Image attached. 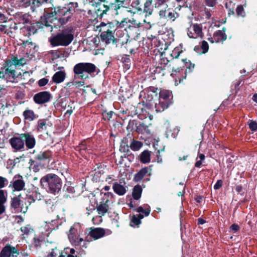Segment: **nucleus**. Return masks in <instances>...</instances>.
Instances as JSON below:
<instances>
[{
  "label": "nucleus",
  "mask_w": 257,
  "mask_h": 257,
  "mask_svg": "<svg viewBox=\"0 0 257 257\" xmlns=\"http://www.w3.org/2000/svg\"><path fill=\"white\" fill-rule=\"evenodd\" d=\"M182 61L184 62L185 66L186 67V70L185 71V76H182V77L178 78L179 83L183 82L184 79L186 77V74L187 73L191 72L194 68L195 64L191 62L190 60H187V59H183Z\"/></svg>",
  "instance_id": "obj_27"
},
{
  "label": "nucleus",
  "mask_w": 257,
  "mask_h": 257,
  "mask_svg": "<svg viewBox=\"0 0 257 257\" xmlns=\"http://www.w3.org/2000/svg\"><path fill=\"white\" fill-rule=\"evenodd\" d=\"M66 77V73L64 71H59L56 72L52 77V80L56 83L62 82Z\"/></svg>",
  "instance_id": "obj_30"
},
{
  "label": "nucleus",
  "mask_w": 257,
  "mask_h": 257,
  "mask_svg": "<svg viewBox=\"0 0 257 257\" xmlns=\"http://www.w3.org/2000/svg\"><path fill=\"white\" fill-rule=\"evenodd\" d=\"M47 123L46 120L45 119H39L38 121V124L36 126V130L38 132H42L44 130H46L47 128Z\"/></svg>",
  "instance_id": "obj_43"
},
{
  "label": "nucleus",
  "mask_w": 257,
  "mask_h": 257,
  "mask_svg": "<svg viewBox=\"0 0 257 257\" xmlns=\"http://www.w3.org/2000/svg\"><path fill=\"white\" fill-rule=\"evenodd\" d=\"M10 15H13L15 21L19 24H28L30 22V15L27 13L23 14L22 12H18L13 14L10 13Z\"/></svg>",
  "instance_id": "obj_23"
},
{
  "label": "nucleus",
  "mask_w": 257,
  "mask_h": 257,
  "mask_svg": "<svg viewBox=\"0 0 257 257\" xmlns=\"http://www.w3.org/2000/svg\"><path fill=\"white\" fill-rule=\"evenodd\" d=\"M21 230L23 233L24 235H28L33 229L31 228L29 225H27L25 226H22L21 228Z\"/></svg>",
  "instance_id": "obj_57"
},
{
  "label": "nucleus",
  "mask_w": 257,
  "mask_h": 257,
  "mask_svg": "<svg viewBox=\"0 0 257 257\" xmlns=\"http://www.w3.org/2000/svg\"><path fill=\"white\" fill-rule=\"evenodd\" d=\"M17 77L15 67L5 60L3 68L0 71V79H5L8 82H14Z\"/></svg>",
  "instance_id": "obj_9"
},
{
  "label": "nucleus",
  "mask_w": 257,
  "mask_h": 257,
  "mask_svg": "<svg viewBox=\"0 0 257 257\" xmlns=\"http://www.w3.org/2000/svg\"><path fill=\"white\" fill-rule=\"evenodd\" d=\"M52 156V152L47 150L44 152H40L39 154L35 156V158L39 162L42 163L43 166H44L46 164H49Z\"/></svg>",
  "instance_id": "obj_19"
},
{
  "label": "nucleus",
  "mask_w": 257,
  "mask_h": 257,
  "mask_svg": "<svg viewBox=\"0 0 257 257\" xmlns=\"http://www.w3.org/2000/svg\"><path fill=\"white\" fill-rule=\"evenodd\" d=\"M240 229V226L236 223L232 224L229 227V231L234 233Z\"/></svg>",
  "instance_id": "obj_59"
},
{
  "label": "nucleus",
  "mask_w": 257,
  "mask_h": 257,
  "mask_svg": "<svg viewBox=\"0 0 257 257\" xmlns=\"http://www.w3.org/2000/svg\"><path fill=\"white\" fill-rule=\"evenodd\" d=\"M235 190L238 194L243 196L244 195V189L243 188L242 186L241 185H237L235 186Z\"/></svg>",
  "instance_id": "obj_60"
},
{
  "label": "nucleus",
  "mask_w": 257,
  "mask_h": 257,
  "mask_svg": "<svg viewBox=\"0 0 257 257\" xmlns=\"http://www.w3.org/2000/svg\"><path fill=\"white\" fill-rule=\"evenodd\" d=\"M221 33V31H216L213 35V39L215 43H223L227 39V36H224Z\"/></svg>",
  "instance_id": "obj_37"
},
{
  "label": "nucleus",
  "mask_w": 257,
  "mask_h": 257,
  "mask_svg": "<svg viewBox=\"0 0 257 257\" xmlns=\"http://www.w3.org/2000/svg\"><path fill=\"white\" fill-rule=\"evenodd\" d=\"M51 94L49 91H41L35 94L33 97L34 101L37 104H42L49 102Z\"/></svg>",
  "instance_id": "obj_16"
},
{
  "label": "nucleus",
  "mask_w": 257,
  "mask_h": 257,
  "mask_svg": "<svg viewBox=\"0 0 257 257\" xmlns=\"http://www.w3.org/2000/svg\"><path fill=\"white\" fill-rule=\"evenodd\" d=\"M92 5L94 7V11L99 18H102L104 15L118 14V11L113 7L106 4L101 0H93Z\"/></svg>",
  "instance_id": "obj_7"
},
{
  "label": "nucleus",
  "mask_w": 257,
  "mask_h": 257,
  "mask_svg": "<svg viewBox=\"0 0 257 257\" xmlns=\"http://www.w3.org/2000/svg\"><path fill=\"white\" fill-rule=\"evenodd\" d=\"M138 121L136 120H130L127 126V130L131 131L136 130Z\"/></svg>",
  "instance_id": "obj_49"
},
{
  "label": "nucleus",
  "mask_w": 257,
  "mask_h": 257,
  "mask_svg": "<svg viewBox=\"0 0 257 257\" xmlns=\"http://www.w3.org/2000/svg\"><path fill=\"white\" fill-rule=\"evenodd\" d=\"M6 182H8V180L5 177L0 176V189L5 186Z\"/></svg>",
  "instance_id": "obj_64"
},
{
  "label": "nucleus",
  "mask_w": 257,
  "mask_h": 257,
  "mask_svg": "<svg viewBox=\"0 0 257 257\" xmlns=\"http://www.w3.org/2000/svg\"><path fill=\"white\" fill-rule=\"evenodd\" d=\"M118 22L115 20L114 22H107L106 23V28L104 29L108 30V31H111L113 33L118 27Z\"/></svg>",
  "instance_id": "obj_41"
},
{
  "label": "nucleus",
  "mask_w": 257,
  "mask_h": 257,
  "mask_svg": "<svg viewBox=\"0 0 257 257\" xmlns=\"http://www.w3.org/2000/svg\"><path fill=\"white\" fill-rule=\"evenodd\" d=\"M108 31V30L103 29L100 34L101 40L105 42L106 44L112 42L113 44L116 45V47H122L123 45V41H122L119 38H115L114 33Z\"/></svg>",
  "instance_id": "obj_10"
},
{
  "label": "nucleus",
  "mask_w": 257,
  "mask_h": 257,
  "mask_svg": "<svg viewBox=\"0 0 257 257\" xmlns=\"http://www.w3.org/2000/svg\"><path fill=\"white\" fill-rule=\"evenodd\" d=\"M67 253L62 251L55 247L51 249V252L47 255V257H65Z\"/></svg>",
  "instance_id": "obj_31"
},
{
  "label": "nucleus",
  "mask_w": 257,
  "mask_h": 257,
  "mask_svg": "<svg viewBox=\"0 0 257 257\" xmlns=\"http://www.w3.org/2000/svg\"><path fill=\"white\" fill-rule=\"evenodd\" d=\"M166 7L164 9L161 10L159 12L160 19H165L167 21H174L178 16V13L173 9L168 8L167 4H166Z\"/></svg>",
  "instance_id": "obj_14"
},
{
  "label": "nucleus",
  "mask_w": 257,
  "mask_h": 257,
  "mask_svg": "<svg viewBox=\"0 0 257 257\" xmlns=\"http://www.w3.org/2000/svg\"><path fill=\"white\" fill-rule=\"evenodd\" d=\"M134 210L136 211L137 212L140 213H144L145 214V216H148L149 215L151 212L150 207L149 206L148 208L146 209H144L143 207L139 206L137 209H134Z\"/></svg>",
  "instance_id": "obj_45"
},
{
  "label": "nucleus",
  "mask_w": 257,
  "mask_h": 257,
  "mask_svg": "<svg viewBox=\"0 0 257 257\" xmlns=\"http://www.w3.org/2000/svg\"><path fill=\"white\" fill-rule=\"evenodd\" d=\"M11 28V25H8L6 24L0 25V32L9 35L10 33H12L10 30Z\"/></svg>",
  "instance_id": "obj_47"
},
{
  "label": "nucleus",
  "mask_w": 257,
  "mask_h": 257,
  "mask_svg": "<svg viewBox=\"0 0 257 257\" xmlns=\"http://www.w3.org/2000/svg\"><path fill=\"white\" fill-rule=\"evenodd\" d=\"M143 144L142 142L135 140L133 138L131 143L130 144V148L134 151H139L143 146Z\"/></svg>",
  "instance_id": "obj_39"
},
{
  "label": "nucleus",
  "mask_w": 257,
  "mask_h": 257,
  "mask_svg": "<svg viewBox=\"0 0 257 257\" xmlns=\"http://www.w3.org/2000/svg\"><path fill=\"white\" fill-rule=\"evenodd\" d=\"M158 103L155 104V112H161L167 109L172 103V92L168 90L161 89Z\"/></svg>",
  "instance_id": "obj_8"
},
{
  "label": "nucleus",
  "mask_w": 257,
  "mask_h": 257,
  "mask_svg": "<svg viewBox=\"0 0 257 257\" xmlns=\"http://www.w3.org/2000/svg\"><path fill=\"white\" fill-rule=\"evenodd\" d=\"M124 48L129 51L130 54H135L139 48L138 43L136 41L128 40L126 41Z\"/></svg>",
  "instance_id": "obj_25"
},
{
  "label": "nucleus",
  "mask_w": 257,
  "mask_h": 257,
  "mask_svg": "<svg viewBox=\"0 0 257 257\" xmlns=\"http://www.w3.org/2000/svg\"><path fill=\"white\" fill-rule=\"evenodd\" d=\"M114 113V112L112 111H109V112H107L106 111H103L102 113L103 119L104 120L109 121L112 118V115Z\"/></svg>",
  "instance_id": "obj_50"
},
{
  "label": "nucleus",
  "mask_w": 257,
  "mask_h": 257,
  "mask_svg": "<svg viewBox=\"0 0 257 257\" xmlns=\"http://www.w3.org/2000/svg\"><path fill=\"white\" fill-rule=\"evenodd\" d=\"M50 0H32L31 5V9L34 12L36 8H38L45 4L50 2Z\"/></svg>",
  "instance_id": "obj_38"
},
{
  "label": "nucleus",
  "mask_w": 257,
  "mask_h": 257,
  "mask_svg": "<svg viewBox=\"0 0 257 257\" xmlns=\"http://www.w3.org/2000/svg\"><path fill=\"white\" fill-rule=\"evenodd\" d=\"M29 164H30V167L32 168L35 172L39 171L40 168L43 166L42 163L40 162L38 163L32 159L29 160Z\"/></svg>",
  "instance_id": "obj_40"
},
{
  "label": "nucleus",
  "mask_w": 257,
  "mask_h": 257,
  "mask_svg": "<svg viewBox=\"0 0 257 257\" xmlns=\"http://www.w3.org/2000/svg\"><path fill=\"white\" fill-rule=\"evenodd\" d=\"M223 184V181L222 180H218L215 185H214V189L215 190H218L220 189Z\"/></svg>",
  "instance_id": "obj_63"
},
{
  "label": "nucleus",
  "mask_w": 257,
  "mask_h": 257,
  "mask_svg": "<svg viewBox=\"0 0 257 257\" xmlns=\"http://www.w3.org/2000/svg\"><path fill=\"white\" fill-rule=\"evenodd\" d=\"M16 2L18 6L23 8H27L29 6L31 7V5L30 0H17Z\"/></svg>",
  "instance_id": "obj_48"
},
{
  "label": "nucleus",
  "mask_w": 257,
  "mask_h": 257,
  "mask_svg": "<svg viewBox=\"0 0 257 257\" xmlns=\"http://www.w3.org/2000/svg\"><path fill=\"white\" fill-rule=\"evenodd\" d=\"M160 89L154 86H150L144 90L143 92L147 94L146 101H143V105L148 109L155 111V104L158 103Z\"/></svg>",
  "instance_id": "obj_6"
},
{
  "label": "nucleus",
  "mask_w": 257,
  "mask_h": 257,
  "mask_svg": "<svg viewBox=\"0 0 257 257\" xmlns=\"http://www.w3.org/2000/svg\"><path fill=\"white\" fill-rule=\"evenodd\" d=\"M23 115L25 120H28L30 121L34 120L38 117L33 110L30 109L29 108L26 109L23 112Z\"/></svg>",
  "instance_id": "obj_29"
},
{
  "label": "nucleus",
  "mask_w": 257,
  "mask_h": 257,
  "mask_svg": "<svg viewBox=\"0 0 257 257\" xmlns=\"http://www.w3.org/2000/svg\"><path fill=\"white\" fill-rule=\"evenodd\" d=\"M132 6L136 7L138 12H142L143 8L142 6L140 4V0H134L132 3Z\"/></svg>",
  "instance_id": "obj_53"
},
{
  "label": "nucleus",
  "mask_w": 257,
  "mask_h": 257,
  "mask_svg": "<svg viewBox=\"0 0 257 257\" xmlns=\"http://www.w3.org/2000/svg\"><path fill=\"white\" fill-rule=\"evenodd\" d=\"M249 128L252 132H256L257 131V122L250 120L248 123Z\"/></svg>",
  "instance_id": "obj_56"
},
{
  "label": "nucleus",
  "mask_w": 257,
  "mask_h": 257,
  "mask_svg": "<svg viewBox=\"0 0 257 257\" xmlns=\"http://www.w3.org/2000/svg\"><path fill=\"white\" fill-rule=\"evenodd\" d=\"M19 254V250L9 244L4 247L0 252V257H17Z\"/></svg>",
  "instance_id": "obj_15"
},
{
  "label": "nucleus",
  "mask_w": 257,
  "mask_h": 257,
  "mask_svg": "<svg viewBox=\"0 0 257 257\" xmlns=\"http://www.w3.org/2000/svg\"><path fill=\"white\" fill-rule=\"evenodd\" d=\"M151 152L148 150H144L139 156V160L143 164H148L151 161Z\"/></svg>",
  "instance_id": "obj_28"
},
{
  "label": "nucleus",
  "mask_w": 257,
  "mask_h": 257,
  "mask_svg": "<svg viewBox=\"0 0 257 257\" xmlns=\"http://www.w3.org/2000/svg\"><path fill=\"white\" fill-rule=\"evenodd\" d=\"M78 7L77 2H69L64 6L54 7L53 5V7L44 11L43 15L41 17V22L24 26L21 29L22 32L25 36L29 37L36 34L39 29L43 28L44 26L50 27L52 31L53 26L51 24H54L55 21L63 26L71 20Z\"/></svg>",
  "instance_id": "obj_1"
},
{
  "label": "nucleus",
  "mask_w": 257,
  "mask_h": 257,
  "mask_svg": "<svg viewBox=\"0 0 257 257\" xmlns=\"http://www.w3.org/2000/svg\"><path fill=\"white\" fill-rule=\"evenodd\" d=\"M104 196L106 197L105 198H103L102 201L99 204H97L96 207L98 214L101 216L104 215L106 213H108L109 210V203L110 201L108 197L110 196L112 197L113 194L111 192L105 193Z\"/></svg>",
  "instance_id": "obj_11"
},
{
  "label": "nucleus",
  "mask_w": 257,
  "mask_h": 257,
  "mask_svg": "<svg viewBox=\"0 0 257 257\" xmlns=\"http://www.w3.org/2000/svg\"><path fill=\"white\" fill-rule=\"evenodd\" d=\"M130 22V24L127 26V32L131 33V31H134L137 33L138 31V28L142 27V24L140 22H137L136 20L131 21L128 20Z\"/></svg>",
  "instance_id": "obj_33"
},
{
  "label": "nucleus",
  "mask_w": 257,
  "mask_h": 257,
  "mask_svg": "<svg viewBox=\"0 0 257 257\" xmlns=\"http://www.w3.org/2000/svg\"><path fill=\"white\" fill-rule=\"evenodd\" d=\"M127 20V19H123V20H122L120 22H118V24H117L118 27L122 28L126 26V28H125L124 29L127 31V26H128V25H127L128 22Z\"/></svg>",
  "instance_id": "obj_58"
},
{
  "label": "nucleus",
  "mask_w": 257,
  "mask_h": 257,
  "mask_svg": "<svg viewBox=\"0 0 257 257\" xmlns=\"http://www.w3.org/2000/svg\"><path fill=\"white\" fill-rule=\"evenodd\" d=\"M152 2V0H147L144 4L142 12L146 14V16H150L153 13Z\"/></svg>",
  "instance_id": "obj_32"
},
{
  "label": "nucleus",
  "mask_w": 257,
  "mask_h": 257,
  "mask_svg": "<svg viewBox=\"0 0 257 257\" xmlns=\"http://www.w3.org/2000/svg\"><path fill=\"white\" fill-rule=\"evenodd\" d=\"M77 230L73 226H71L68 234L70 241L75 245H81L83 239L79 237L76 233Z\"/></svg>",
  "instance_id": "obj_20"
},
{
  "label": "nucleus",
  "mask_w": 257,
  "mask_h": 257,
  "mask_svg": "<svg viewBox=\"0 0 257 257\" xmlns=\"http://www.w3.org/2000/svg\"><path fill=\"white\" fill-rule=\"evenodd\" d=\"M7 201V197L5 195V191L0 190V215L6 211L5 203Z\"/></svg>",
  "instance_id": "obj_35"
},
{
  "label": "nucleus",
  "mask_w": 257,
  "mask_h": 257,
  "mask_svg": "<svg viewBox=\"0 0 257 257\" xmlns=\"http://www.w3.org/2000/svg\"><path fill=\"white\" fill-rule=\"evenodd\" d=\"M148 126L144 122L138 121L136 131L138 133L144 134L146 132Z\"/></svg>",
  "instance_id": "obj_42"
},
{
  "label": "nucleus",
  "mask_w": 257,
  "mask_h": 257,
  "mask_svg": "<svg viewBox=\"0 0 257 257\" xmlns=\"http://www.w3.org/2000/svg\"><path fill=\"white\" fill-rule=\"evenodd\" d=\"M48 81L49 80L47 78H42L38 81V85L40 87L44 86L48 83Z\"/></svg>",
  "instance_id": "obj_62"
},
{
  "label": "nucleus",
  "mask_w": 257,
  "mask_h": 257,
  "mask_svg": "<svg viewBox=\"0 0 257 257\" xmlns=\"http://www.w3.org/2000/svg\"><path fill=\"white\" fill-rule=\"evenodd\" d=\"M25 182L23 180L22 176L20 175H16L14 176L13 180L11 181L9 185V188H13L12 194H14L16 191H21L25 189Z\"/></svg>",
  "instance_id": "obj_13"
},
{
  "label": "nucleus",
  "mask_w": 257,
  "mask_h": 257,
  "mask_svg": "<svg viewBox=\"0 0 257 257\" xmlns=\"http://www.w3.org/2000/svg\"><path fill=\"white\" fill-rule=\"evenodd\" d=\"M22 137L23 138L25 149H33L36 144V140L34 136L31 133H22Z\"/></svg>",
  "instance_id": "obj_17"
},
{
  "label": "nucleus",
  "mask_w": 257,
  "mask_h": 257,
  "mask_svg": "<svg viewBox=\"0 0 257 257\" xmlns=\"http://www.w3.org/2000/svg\"><path fill=\"white\" fill-rule=\"evenodd\" d=\"M152 169L150 167H145L142 168L134 177L133 180L135 182L141 181L145 176L151 175Z\"/></svg>",
  "instance_id": "obj_21"
},
{
  "label": "nucleus",
  "mask_w": 257,
  "mask_h": 257,
  "mask_svg": "<svg viewBox=\"0 0 257 257\" xmlns=\"http://www.w3.org/2000/svg\"><path fill=\"white\" fill-rule=\"evenodd\" d=\"M10 200V209L12 212L25 213L28 207L35 201L33 197L24 193H14Z\"/></svg>",
  "instance_id": "obj_2"
},
{
  "label": "nucleus",
  "mask_w": 257,
  "mask_h": 257,
  "mask_svg": "<svg viewBox=\"0 0 257 257\" xmlns=\"http://www.w3.org/2000/svg\"><path fill=\"white\" fill-rule=\"evenodd\" d=\"M236 14L238 17L244 18L245 16V12L242 5H240L237 6Z\"/></svg>",
  "instance_id": "obj_46"
},
{
  "label": "nucleus",
  "mask_w": 257,
  "mask_h": 257,
  "mask_svg": "<svg viewBox=\"0 0 257 257\" xmlns=\"http://www.w3.org/2000/svg\"><path fill=\"white\" fill-rule=\"evenodd\" d=\"M23 138L22 134H19L9 140V143L12 148L14 150V152H18L25 151Z\"/></svg>",
  "instance_id": "obj_12"
},
{
  "label": "nucleus",
  "mask_w": 257,
  "mask_h": 257,
  "mask_svg": "<svg viewBox=\"0 0 257 257\" xmlns=\"http://www.w3.org/2000/svg\"><path fill=\"white\" fill-rule=\"evenodd\" d=\"M9 63L12 64V65L16 68L19 66H23L26 64L27 60L25 58L22 57L18 59L17 56H13L11 59L6 60Z\"/></svg>",
  "instance_id": "obj_24"
},
{
  "label": "nucleus",
  "mask_w": 257,
  "mask_h": 257,
  "mask_svg": "<svg viewBox=\"0 0 257 257\" xmlns=\"http://www.w3.org/2000/svg\"><path fill=\"white\" fill-rule=\"evenodd\" d=\"M40 184L47 192L56 195L61 190L62 181L56 174L49 173L41 178Z\"/></svg>",
  "instance_id": "obj_3"
},
{
  "label": "nucleus",
  "mask_w": 257,
  "mask_h": 257,
  "mask_svg": "<svg viewBox=\"0 0 257 257\" xmlns=\"http://www.w3.org/2000/svg\"><path fill=\"white\" fill-rule=\"evenodd\" d=\"M167 2V0H156L155 3L154 4L155 7L156 8H159L162 5L165 4Z\"/></svg>",
  "instance_id": "obj_61"
},
{
  "label": "nucleus",
  "mask_w": 257,
  "mask_h": 257,
  "mask_svg": "<svg viewBox=\"0 0 257 257\" xmlns=\"http://www.w3.org/2000/svg\"><path fill=\"white\" fill-rule=\"evenodd\" d=\"M96 70V66L94 64L89 62L79 63L73 67L75 76L83 80L88 79L89 75L92 76Z\"/></svg>",
  "instance_id": "obj_5"
},
{
  "label": "nucleus",
  "mask_w": 257,
  "mask_h": 257,
  "mask_svg": "<svg viewBox=\"0 0 257 257\" xmlns=\"http://www.w3.org/2000/svg\"><path fill=\"white\" fill-rule=\"evenodd\" d=\"M187 35L190 38L196 39L203 37L202 28L198 24H194L188 29Z\"/></svg>",
  "instance_id": "obj_18"
},
{
  "label": "nucleus",
  "mask_w": 257,
  "mask_h": 257,
  "mask_svg": "<svg viewBox=\"0 0 257 257\" xmlns=\"http://www.w3.org/2000/svg\"><path fill=\"white\" fill-rule=\"evenodd\" d=\"M183 52L178 47H176L172 51L171 55L173 58L177 59L179 58L181 53Z\"/></svg>",
  "instance_id": "obj_51"
},
{
  "label": "nucleus",
  "mask_w": 257,
  "mask_h": 257,
  "mask_svg": "<svg viewBox=\"0 0 257 257\" xmlns=\"http://www.w3.org/2000/svg\"><path fill=\"white\" fill-rule=\"evenodd\" d=\"M132 136L128 134L121 140L120 146V150L123 152H129L130 144L132 141Z\"/></svg>",
  "instance_id": "obj_26"
},
{
  "label": "nucleus",
  "mask_w": 257,
  "mask_h": 257,
  "mask_svg": "<svg viewBox=\"0 0 257 257\" xmlns=\"http://www.w3.org/2000/svg\"><path fill=\"white\" fill-rule=\"evenodd\" d=\"M143 189L141 185H136L133 189L132 192V196L135 200H138L140 199L142 196Z\"/></svg>",
  "instance_id": "obj_36"
},
{
  "label": "nucleus",
  "mask_w": 257,
  "mask_h": 257,
  "mask_svg": "<svg viewBox=\"0 0 257 257\" xmlns=\"http://www.w3.org/2000/svg\"><path fill=\"white\" fill-rule=\"evenodd\" d=\"M131 223H133L134 224H131V226H139V225L141 223V221L139 220V218L137 217V215H134L132 216L131 222Z\"/></svg>",
  "instance_id": "obj_52"
},
{
  "label": "nucleus",
  "mask_w": 257,
  "mask_h": 257,
  "mask_svg": "<svg viewBox=\"0 0 257 257\" xmlns=\"http://www.w3.org/2000/svg\"><path fill=\"white\" fill-rule=\"evenodd\" d=\"M89 229L90 231L88 233V235H90L91 237L93 238L94 240H96L102 237L105 234V229L101 227H91Z\"/></svg>",
  "instance_id": "obj_22"
},
{
  "label": "nucleus",
  "mask_w": 257,
  "mask_h": 257,
  "mask_svg": "<svg viewBox=\"0 0 257 257\" xmlns=\"http://www.w3.org/2000/svg\"><path fill=\"white\" fill-rule=\"evenodd\" d=\"M201 48L202 49V51L200 54L206 53L207 52L209 49L208 43L205 41H203L201 43Z\"/></svg>",
  "instance_id": "obj_54"
},
{
  "label": "nucleus",
  "mask_w": 257,
  "mask_h": 257,
  "mask_svg": "<svg viewBox=\"0 0 257 257\" xmlns=\"http://www.w3.org/2000/svg\"><path fill=\"white\" fill-rule=\"evenodd\" d=\"M72 30V28L68 27L50 38L49 42L51 45L52 47L68 46L74 39Z\"/></svg>",
  "instance_id": "obj_4"
},
{
  "label": "nucleus",
  "mask_w": 257,
  "mask_h": 257,
  "mask_svg": "<svg viewBox=\"0 0 257 257\" xmlns=\"http://www.w3.org/2000/svg\"><path fill=\"white\" fill-rule=\"evenodd\" d=\"M87 141L86 140H84L82 141L79 145L77 147V150L79 151L81 153H83V151H88V147H90L88 146L87 144Z\"/></svg>",
  "instance_id": "obj_44"
},
{
  "label": "nucleus",
  "mask_w": 257,
  "mask_h": 257,
  "mask_svg": "<svg viewBox=\"0 0 257 257\" xmlns=\"http://www.w3.org/2000/svg\"><path fill=\"white\" fill-rule=\"evenodd\" d=\"M43 241L42 237H34V245L36 248L41 247V243Z\"/></svg>",
  "instance_id": "obj_55"
},
{
  "label": "nucleus",
  "mask_w": 257,
  "mask_h": 257,
  "mask_svg": "<svg viewBox=\"0 0 257 257\" xmlns=\"http://www.w3.org/2000/svg\"><path fill=\"white\" fill-rule=\"evenodd\" d=\"M114 192L119 196L124 195L126 192V189L123 185L115 182L112 186Z\"/></svg>",
  "instance_id": "obj_34"
}]
</instances>
